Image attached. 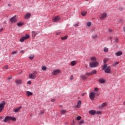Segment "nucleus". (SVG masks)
<instances>
[{"label": "nucleus", "instance_id": "f257e3e1", "mask_svg": "<svg viewBox=\"0 0 125 125\" xmlns=\"http://www.w3.org/2000/svg\"><path fill=\"white\" fill-rule=\"evenodd\" d=\"M13 121V122H14L16 121V118L15 117H12L11 116H6L4 119L3 120V123H7L8 122H9V121Z\"/></svg>", "mask_w": 125, "mask_h": 125}, {"label": "nucleus", "instance_id": "f03ea898", "mask_svg": "<svg viewBox=\"0 0 125 125\" xmlns=\"http://www.w3.org/2000/svg\"><path fill=\"white\" fill-rule=\"evenodd\" d=\"M28 39H30V35L26 34L25 36H23L21 38L20 42H24V41H26V40H28Z\"/></svg>", "mask_w": 125, "mask_h": 125}, {"label": "nucleus", "instance_id": "7ed1b4c3", "mask_svg": "<svg viewBox=\"0 0 125 125\" xmlns=\"http://www.w3.org/2000/svg\"><path fill=\"white\" fill-rule=\"evenodd\" d=\"M99 65V63L97 62H92L90 63L89 66L91 68H95V67H97Z\"/></svg>", "mask_w": 125, "mask_h": 125}, {"label": "nucleus", "instance_id": "20e7f679", "mask_svg": "<svg viewBox=\"0 0 125 125\" xmlns=\"http://www.w3.org/2000/svg\"><path fill=\"white\" fill-rule=\"evenodd\" d=\"M4 106H5V101H3L0 104V113L4 109Z\"/></svg>", "mask_w": 125, "mask_h": 125}, {"label": "nucleus", "instance_id": "39448f33", "mask_svg": "<svg viewBox=\"0 0 125 125\" xmlns=\"http://www.w3.org/2000/svg\"><path fill=\"white\" fill-rule=\"evenodd\" d=\"M60 73H61V70H60V69H55L52 72V75L57 76V75H59Z\"/></svg>", "mask_w": 125, "mask_h": 125}, {"label": "nucleus", "instance_id": "423d86ee", "mask_svg": "<svg viewBox=\"0 0 125 125\" xmlns=\"http://www.w3.org/2000/svg\"><path fill=\"white\" fill-rule=\"evenodd\" d=\"M89 98L91 100H94V98H95V92H90L89 94Z\"/></svg>", "mask_w": 125, "mask_h": 125}, {"label": "nucleus", "instance_id": "0eeeda50", "mask_svg": "<svg viewBox=\"0 0 125 125\" xmlns=\"http://www.w3.org/2000/svg\"><path fill=\"white\" fill-rule=\"evenodd\" d=\"M107 13L104 12L101 15L100 19L101 20H104L107 17Z\"/></svg>", "mask_w": 125, "mask_h": 125}, {"label": "nucleus", "instance_id": "6e6552de", "mask_svg": "<svg viewBox=\"0 0 125 125\" xmlns=\"http://www.w3.org/2000/svg\"><path fill=\"white\" fill-rule=\"evenodd\" d=\"M22 82H23V80L22 79H16L15 81V83L16 84H22Z\"/></svg>", "mask_w": 125, "mask_h": 125}, {"label": "nucleus", "instance_id": "1a4fd4ad", "mask_svg": "<svg viewBox=\"0 0 125 125\" xmlns=\"http://www.w3.org/2000/svg\"><path fill=\"white\" fill-rule=\"evenodd\" d=\"M104 72L106 74H110L111 73V67L107 66V68L105 69Z\"/></svg>", "mask_w": 125, "mask_h": 125}, {"label": "nucleus", "instance_id": "9d476101", "mask_svg": "<svg viewBox=\"0 0 125 125\" xmlns=\"http://www.w3.org/2000/svg\"><path fill=\"white\" fill-rule=\"evenodd\" d=\"M60 20V17L59 16H57L53 18V21L57 22Z\"/></svg>", "mask_w": 125, "mask_h": 125}, {"label": "nucleus", "instance_id": "9b49d317", "mask_svg": "<svg viewBox=\"0 0 125 125\" xmlns=\"http://www.w3.org/2000/svg\"><path fill=\"white\" fill-rule=\"evenodd\" d=\"M36 74L35 73L30 74L29 75V79H32V80H35L36 79Z\"/></svg>", "mask_w": 125, "mask_h": 125}, {"label": "nucleus", "instance_id": "f8f14e48", "mask_svg": "<svg viewBox=\"0 0 125 125\" xmlns=\"http://www.w3.org/2000/svg\"><path fill=\"white\" fill-rule=\"evenodd\" d=\"M32 16V14L30 13H26L24 16V19H28L29 18H30L31 17V16Z\"/></svg>", "mask_w": 125, "mask_h": 125}, {"label": "nucleus", "instance_id": "ddd939ff", "mask_svg": "<svg viewBox=\"0 0 125 125\" xmlns=\"http://www.w3.org/2000/svg\"><path fill=\"white\" fill-rule=\"evenodd\" d=\"M10 21L11 22V23H15V22H17V20H16V17H13L11 18Z\"/></svg>", "mask_w": 125, "mask_h": 125}, {"label": "nucleus", "instance_id": "4468645a", "mask_svg": "<svg viewBox=\"0 0 125 125\" xmlns=\"http://www.w3.org/2000/svg\"><path fill=\"white\" fill-rule=\"evenodd\" d=\"M89 114L90 115H92V116H94V115H95L96 114V111L94 110H91L88 111Z\"/></svg>", "mask_w": 125, "mask_h": 125}, {"label": "nucleus", "instance_id": "2eb2a0df", "mask_svg": "<svg viewBox=\"0 0 125 125\" xmlns=\"http://www.w3.org/2000/svg\"><path fill=\"white\" fill-rule=\"evenodd\" d=\"M22 106H20V107L17 108H15L14 109L13 112H15V113H18V112H19V111L20 110V109H21Z\"/></svg>", "mask_w": 125, "mask_h": 125}, {"label": "nucleus", "instance_id": "dca6fc26", "mask_svg": "<svg viewBox=\"0 0 125 125\" xmlns=\"http://www.w3.org/2000/svg\"><path fill=\"white\" fill-rule=\"evenodd\" d=\"M99 82L100 83H106V80L103 78H100L99 79Z\"/></svg>", "mask_w": 125, "mask_h": 125}, {"label": "nucleus", "instance_id": "f3484780", "mask_svg": "<svg viewBox=\"0 0 125 125\" xmlns=\"http://www.w3.org/2000/svg\"><path fill=\"white\" fill-rule=\"evenodd\" d=\"M26 94L27 97H30V96H32V95H33V93L32 92L27 91L26 92Z\"/></svg>", "mask_w": 125, "mask_h": 125}, {"label": "nucleus", "instance_id": "a211bd4d", "mask_svg": "<svg viewBox=\"0 0 125 125\" xmlns=\"http://www.w3.org/2000/svg\"><path fill=\"white\" fill-rule=\"evenodd\" d=\"M115 55H116V56H121L123 55V52H122V51H118L115 53Z\"/></svg>", "mask_w": 125, "mask_h": 125}, {"label": "nucleus", "instance_id": "6ab92c4d", "mask_svg": "<svg viewBox=\"0 0 125 125\" xmlns=\"http://www.w3.org/2000/svg\"><path fill=\"white\" fill-rule=\"evenodd\" d=\"M105 106H107V103H104L101 105L99 106V108L100 109H102L104 108V107H105Z\"/></svg>", "mask_w": 125, "mask_h": 125}, {"label": "nucleus", "instance_id": "aec40b11", "mask_svg": "<svg viewBox=\"0 0 125 125\" xmlns=\"http://www.w3.org/2000/svg\"><path fill=\"white\" fill-rule=\"evenodd\" d=\"M81 105H82V101H79L77 103L76 108H80L81 107Z\"/></svg>", "mask_w": 125, "mask_h": 125}, {"label": "nucleus", "instance_id": "412c9836", "mask_svg": "<svg viewBox=\"0 0 125 125\" xmlns=\"http://www.w3.org/2000/svg\"><path fill=\"white\" fill-rule=\"evenodd\" d=\"M81 79H82V80H85L87 79V77L85 75H82L80 76Z\"/></svg>", "mask_w": 125, "mask_h": 125}, {"label": "nucleus", "instance_id": "4be33fe9", "mask_svg": "<svg viewBox=\"0 0 125 125\" xmlns=\"http://www.w3.org/2000/svg\"><path fill=\"white\" fill-rule=\"evenodd\" d=\"M23 25H24V23L22 21H20L19 22H18L17 23V25L19 26V27H21V26H23Z\"/></svg>", "mask_w": 125, "mask_h": 125}, {"label": "nucleus", "instance_id": "5701e85b", "mask_svg": "<svg viewBox=\"0 0 125 125\" xmlns=\"http://www.w3.org/2000/svg\"><path fill=\"white\" fill-rule=\"evenodd\" d=\"M71 66H75V65H77V61H73L71 62Z\"/></svg>", "mask_w": 125, "mask_h": 125}, {"label": "nucleus", "instance_id": "b1692460", "mask_svg": "<svg viewBox=\"0 0 125 125\" xmlns=\"http://www.w3.org/2000/svg\"><path fill=\"white\" fill-rule=\"evenodd\" d=\"M67 39H68V36L66 35L64 37H61V40H62V41H66V40H67Z\"/></svg>", "mask_w": 125, "mask_h": 125}, {"label": "nucleus", "instance_id": "393cba45", "mask_svg": "<svg viewBox=\"0 0 125 125\" xmlns=\"http://www.w3.org/2000/svg\"><path fill=\"white\" fill-rule=\"evenodd\" d=\"M34 57H35V55H34V54H31L30 55L29 58L30 60H33Z\"/></svg>", "mask_w": 125, "mask_h": 125}, {"label": "nucleus", "instance_id": "a878e982", "mask_svg": "<svg viewBox=\"0 0 125 125\" xmlns=\"http://www.w3.org/2000/svg\"><path fill=\"white\" fill-rule=\"evenodd\" d=\"M86 11H83L82 12H81V14L82 16H85V15H86Z\"/></svg>", "mask_w": 125, "mask_h": 125}, {"label": "nucleus", "instance_id": "bb28decb", "mask_svg": "<svg viewBox=\"0 0 125 125\" xmlns=\"http://www.w3.org/2000/svg\"><path fill=\"white\" fill-rule=\"evenodd\" d=\"M42 71H46V66H42L41 67Z\"/></svg>", "mask_w": 125, "mask_h": 125}, {"label": "nucleus", "instance_id": "cd10ccee", "mask_svg": "<svg viewBox=\"0 0 125 125\" xmlns=\"http://www.w3.org/2000/svg\"><path fill=\"white\" fill-rule=\"evenodd\" d=\"M32 36L34 37H36L37 35H38V33L35 31H32Z\"/></svg>", "mask_w": 125, "mask_h": 125}, {"label": "nucleus", "instance_id": "c85d7f7f", "mask_svg": "<svg viewBox=\"0 0 125 125\" xmlns=\"http://www.w3.org/2000/svg\"><path fill=\"white\" fill-rule=\"evenodd\" d=\"M104 52H108L109 51V48L107 47H104Z\"/></svg>", "mask_w": 125, "mask_h": 125}, {"label": "nucleus", "instance_id": "c756f323", "mask_svg": "<svg viewBox=\"0 0 125 125\" xmlns=\"http://www.w3.org/2000/svg\"><path fill=\"white\" fill-rule=\"evenodd\" d=\"M86 25L87 26V27H90V26H91V22L90 21L87 22Z\"/></svg>", "mask_w": 125, "mask_h": 125}, {"label": "nucleus", "instance_id": "7c9ffc66", "mask_svg": "<svg viewBox=\"0 0 125 125\" xmlns=\"http://www.w3.org/2000/svg\"><path fill=\"white\" fill-rule=\"evenodd\" d=\"M107 64H104L103 66V70H105V69H107Z\"/></svg>", "mask_w": 125, "mask_h": 125}, {"label": "nucleus", "instance_id": "2f4dec72", "mask_svg": "<svg viewBox=\"0 0 125 125\" xmlns=\"http://www.w3.org/2000/svg\"><path fill=\"white\" fill-rule=\"evenodd\" d=\"M91 61H96V58L95 57H93L91 58Z\"/></svg>", "mask_w": 125, "mask_h": 125}, {"label": "nucleus", "instance_id": "473e14b6", "mask_svg": "<svg viewBox=\"0 0 125 125\" xmlns=\"http://www.w3.org/2000/svg\"><path fill=\"white\" fill-rule=\"evenodd\" d=\"M91 76H92V75H95L96 74V70H93L91 72Z\"/></svg>", "mask_w": 125, "mask_h": 125}, {"label": "nucleus", "instance_id": "72a5a7b5", "mask_svg": "<svg viewBox=\"0 0 125 125\" xmlns=\"http://www.w3.org/2000/svg\"><path fill=\"white\" fill-rule=\"evenodd\" d=\"M3 69H4V70H7V69H8V65H5L3 67Z\"/></svg>", "mask_w": 125, "mask_h": 125}, {"label": "nucleus", "instance_id": "f704fd0d", "mask_svg": "<svg viewBox=\"0 0 125 125\" xmlns=\"http://www.w3.org/2000/svg\"><path fill=\"white\" fill-rule=\"evenodd\" d=\"M81 120H82V116H78L77 117V121H81Z\"/></svg>", "mask_w": 125, "mask_h": 125}, {"label": "nucleus", "instance_id": "c9c22d12", "mask_svg": "<svg viewBox=\"0 0 125 125\" xmlns=\"http://www.w3.org/2000/svg\"><path fill=\"white\" fill-rule=\"evenodd\" d=\"M124 9H125L124 7H119V10L120 11H123V10H124Z\"/></svg>", "mask_w": 125, "mask_h": 125}, {"label": "nucleus", "instance_id": "e433bc0d", "mask_svg": "<svg viewBox=\"0 0 125 125\" xmlns=\"http://www.w3.org/2000/svg\"><path fill=\"white\" fill-rule=\"evenodd\" d=\"M17 54V51H13L11 52V55H14V54Z\"/></svg>", "mask_w": 125, "mask_h": 125}, {"label": "nucleus", "instance_id": "4c0bfd02", "mask_svg": "<svg viewBox=\"0 0 125 125\" xmlns=\"http://www.w3.org/2000/svg\"><path fill=\"white\" fill-rule=\"evenodd\" d=\"M84 123V121L81 120L79 122V125H83Z\"/></svg>", "mask_w": 125, "mask_h": 125}, {"label": "nucleus", "instance_id": "58836bf2", "mask_svg": "<svg viewBox=\"0 0 125 125\" xmlns=\"http://www.w3.org/2000/svg\"><path fill=\"white\" fill-rule=\"evenodd\" d=\"M61 113L62 114H65V113H66V110H61Z\"/></svg>", "mask_w": 125, "mask_h": 125}, {"label": "nucleus", "instance_id": "ea45409f", "mask_svg": "<svg viewBox=\"0 0 125 125\" xmlns=\"http://www.w3.org/2000/svg\"><path fill=\"white\" fill-rule=\"evenodd\" d=\"M102 113V112H101L100 111L96 112V114H97V115H100V114H101Z\"/></svg>", "mask_w": 125, "mask_h": 125}, {"label": "nucleus", "instance_id": "a19ab883", "mask_svg": "<svg viewBox=\"0 0 125 125\" xmlns=\"http://www.w3.org/2000/svg\"><path fill=\"white\" fill-rule=\"evenodd\" d=\"M86 76H91V72L90 73H86L85 74Z\"/></svg>", "mask_w": 125, "mask_h": 125}, {"label": "nucleus", "instance_id": "79ce46f5", "mask_svg": "<svg viewBox=\"0 0 125 125\" xmlns=\"http://www.w3.org/2000/svg\"><path fill=\"white\" fill-rule=\"evenodd\" d=\"M70 81H73L74 80V76L73 75H71L70 78Z\"/></svg>", "mask_w": 125, "mask_h": 125}, {"label": "nucleus", "instance_id": "37998d69", "mask_svg": "<svg viewBox=\"0 0 125 125\" xmlns=\"http://www.w3.org/2000/svg\"><path fill=\"white\" fill-rule=\"evenodd\" d=\"M94 90H95V91L97 92V91H98V90H99V89L98 88H97V87H95L94 88Z\"/></svg>", "mask_w": 125, "mask_h": 125}, {"label": "nucleus", "instance_id": "c03bdc74", "mask_svg": "<svg viewBox=\"0 0 125 125\" xmlns=\"http://www.w3.org/2000/svg\"><path fill=\"white\" fill-rule=\"evenodd\" d=\"M107 61H108V60L107 59H104V64H105V63H106L107 62Z\"/></svg>", "mask_w": 125, "mask_h": 125}, {"label": "nucleus", "instance_id": "a18cd8bd", "mask_svg": "<svg viewBox=\"0 0 125 125\" xmlns=\"http://www.w3.org/2000/svg\"><path fill=\"white\" fill-rule=\"evenodd\" d=\"M118 64H119V62H116L113 64V65L116 66V65H118Z\"/></svg>", "mask_w": 125, "mask_h": 125}, {"label": "nucleus", "instance_id": "49530a36", "mask_svg": "<svg viewBox=\"0 0 125 125\" xmlns=\"http://www.w3.org/2000/svg\"><path fill=\"white\" fill-rule=\"evenodd\" d=\"M28 84H32V82L31 81H29L27 82Z\"/></svg>", "mask_w": 125, "mask_h": 125}, {"label": "nucleus", "instance_id": "de8ad7c7", "mask_svg": "<svg viewBox=\"0 0 125 125\" xmlns=\"http://www.w3.org/2000/svg\"><path fill=\"white\" fill-rule=\"evenodd\" d=\"M61 34V32H58L56 33V35H60Z\"/></svg>", "mask_w": 125, "mask_h": 125}, {"label": "nucleus", "instance_id": "09e8293b", "mask_svg": "<svg viewBox=\"0 0 125 125\" xmlns=\"http://www.w3.org/2000/svg\"><path fill=\"white\" fill-rule=\"evenodd\" d=\"M40 114L41 115H42V114H44V111H41Z\"/></svg>", "mask_w": 125, "mask_h": 125}, {"label": "nucleus", "instance_id": "8fccbe9b", "mask_svg": "<svg viewBox=\"0 0 125 125\" xmlns=\"http://www.w3.org/2000/svg\"><path fill=\"white\" fill-rule=\"evenodd\" d=\"M96 38H97V35H94V36L93 37V39H96Z\"/></svg>", "mask_w": 125, "mask_h": 125}, {"label": "nucleus", "instance_id": "3c124183", "mask_svg": "<svg viewBox=\"0 0 125 125\" xmlns=\"http://www.w3.org/2000/svg\"><path fill=\"white\" fill-rule=\"evenodd\" d=\"M51 102H54L55 101V99H53L51 100Z\"/></svg>", "mask_w": 125, "mask_h": 125}, {"label": "nucleus", "instance_id": "603ef678", "mask_svg": "<svg viewBox=\"0 0 125 125\" xmlns=\"http://www.w3.org/2000/svg\"><path fill=\"white\" fill-rule=\"evenodd\" d=\"M74 26H75V27H79V23H77L76 24H74Z\"/></svg>", "mask_w": 125, "mask_h": 125}, {"label": "nucleus", "instance_id": "864d4df0", "mask_svg": "<svg viewBox=\"0 0 125 125\" xmlns=\"http://www.w3.org/2000/svg\"><path fill=\"white\" fill-rule=\"evenodd\" d=\"M24 53V50H21V51H20V53Z\"/></svg>", "mask_w": 125, "mask_h": 125}, {"label": "nucleus", "instance_id": "5fc2aeb1", "mask_svg": "<svg viewBox=\"0 0 125 125\" xmlns=\"http://www.w3.org/2000/svg\"><path fill=\"white\" fill-rule=\"evenodd\" d=\"M8 81H9V80H11V77H8L7 78Z\"/></svg>", "mask_w": 125, "mask_h": 125}, {"label": "nucleus", "instance_id": "6e6d98bb", "mask_svg": "<svg viewBox=\"0 0 125 125\" xmlns=\"http://www.w3.org/2000/svg\"><path fill=\"white\" fill-rule=\"evenodd\" d=\"M109 32H110V33H112V32H113V30H112V29H109Z\"/></svg>", "mask_w": 125, "mask_h": 125}, {"label": "nucleus", "instance_id": "4d7b16f0", "mask_svg": "<svg viewBox=\"0 0 125 125\" xmlns=\"http://www.w3.org/2000/svg\"><path fill=\"white\" fill-rule=\"evenodd\" d=\"M3 30V28H1L0 29V32H1Z\"/></svg>", "mask_w": 125, "mask_h": 125}, {"label": "nucleus", "instance_id": "13d9d810", "mask_svg": "<svg viewBox=\"0 0 125 125\" xmlns=\"http://www.w3.org/2000/svg\"><path fill=\"white\" fill-rule=\"evenodd\" d=\"M34 73H35V74H38V72H37V71H34Z\"/></svg>", "mask_w": 125, "mask_h": 125}, {"label": "nucleus", "instance_id": "bf43d9fd", "mask_svg": "<svg viewBox=\"0 0 125 125\" xmlns=\"http://www.w3.org/2000/svg\"><path fill=\"white\" fill-rule=\"evenodd\" d=\"M123 30H124V32H125V27H124L123 28Z\"/></svg>", "mask_w": 125, "mask_h": 125}, {"label": "nucleus", "instance_id": "052dcab7", "mask_svg": "<svg viewBox=\"0 0 125 125\" xmlns=\"http://www.w3.org/2000/svg\"><path fill=\"white\" fill-rule=\"evenodd\" d=\"M85 94V93H83V94H82V96H84V95Z\"/></svg>", "mask_w": 125, "mask_h": 125}, {"label": "nucleus", "instance_id": "680f3d73", "mask_svg": "<svg viewBox=\"0 0 125 125\" xmlns=\"http://www.w3.org/2000/svg\"><path fill=\"white\" fill-rule=\"evenodd\" d=\"M0 120H2V117L0 116Z\"/></svg>", "mask_w": 125, "mask_h": 125}, {"label": "nucleus", "instance_id": "e2e57ef3", "mask_svg": "<svg viewBox=\"0 0 125 125\" xmlns=\"http://www.w3.org/2000/svg\"><path fill=\"white\" fill-rule=\"evenodd\" d=\"M8 6H11V5L10 4H8Z\"/></svg>", "mask_w": 125, "mask_h": 125}, {"label": "nucleus", "instance_id": "0e129e2a", "mask_svg": "<svg viewBox=\"0 0 125 125\" xmlns=\"http://www.w3.org/2000/svg\"><path fill=\"white\" fill-rule=\"evenodd\" d=\"M116 42H118V39H116Z\"/></svg>", "mask_w": 125, "mask_h": 125}, {"label": "nucleus", "instance_id": "69168bd1", "mask_svg": "<svg viewBox=\"0 0 125 125\" xmlns=\"http://www.w3.org/2000/svg\"><path fill=\"white\" fill-rule=\"evenodd\" d=\"M125 105V101L123 103Z\"/></svg>", "mask_w": 125, "mask_h": 125}, {"label": "nucleus", "instance_id": "338daca9", "mask_svg": "<svg viewBox=\"0 0 125 125\" xmlns=\"http://www.w3.org/2000/svg\"><path fill=\"white\" fill-rule=\"evenodd\" d=\"M5 22H6V21H4L3 23H5Z\"/></svg>", "mask_w": 125, "mask_h": 125}, {"label": "nucleus", "instance_id": "774afa93", "mask_svg": "<svg viewBox=\"0 0 125 125\" xmlns=\"http://www.w3.org/2000/svg\"><path fill=\"white\" fill-rule=\"evenodd\" d=\"M21 73H22V72H21V73H20V74H21Z\"/></svg>", "mask_w": 125, "mask_h": 125}]
</instances>
